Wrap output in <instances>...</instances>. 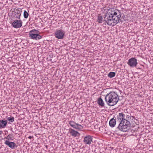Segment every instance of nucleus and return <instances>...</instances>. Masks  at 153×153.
Wrapping results in <instances>:
<instances>
[{
	"mask_svg": "<svg viewBox=\"0 0 153 153\" xmlns=\"http://www.w3.org/2000/svg\"><path fill=\"white\" fill-rule=\"evenodd\" d=\"M22 22L21 20H16L14 21L13 22L12 25L15 28H18L22 27Z\"/></svg>",
	"mask_w": 153,
	"mask_h": 153,
	"instance_id": "nucleus-6",
	"label": "nucleus"
},
{
	"mask_svg": "<svg viewBox=\"0 0 153 153\" xmlns=\"http://www.w3.org/2000/svg\"><path fill=\"white\" fill-rule=\"evenodd\" d=\"M46 80L45 79H43L42 80V81H43V82H45V83L46 82L45 81Z\"/></svg>",
	"mask_w": 153,
	"mask_h": 153,
	"instance_id": "nucleus-26",
	"label": "nucleus"
},
{
	"mask_svg": "<svg viewBox=\"0 0 153 153\" xmlns=\"http://www.w3.org/2000/svg\"><path fill=\"white\" fill-rule=\"evenodd\" d=\"M122 78H120V81L121 82L124 83L125 82H126L127 80V79L125 77H121Z\"/></svg>",
	"mask_w": 153,
	"mask_h": 153,
	"instance_id": "nucleus-21",
	"label": "nucleus"
},
{
	"mask_svg": "<svg viewBox=\"0 0 153 153\" xmlns=\"http://www.w3.org/2000/svg\"><path fill=\"white\" fill-rule=\"evenodd\" d=\"M115 75V73L114 72H110L108 74V76H114Z\"/></svg>",
	"mask_w": 153,
	"mask_h": 153,
	"instance_id": "nucleus-18",
	"label": "nucleus"
},
{
	"mask_svg": "<svg viewBox=\"0 0 153 153\" xmlns=\"http://www.w3.org/2000/svg\"><path fill=\"white\" fill-rule=\"evenodd\" d=\"M105 100L109 106H113L117 104L119 100V96L116 93L111 92L106 95Z\"/></svg>",
	"mask_w": 153,
	"mask_h": 153,
	"instance_id": "nucleus-3",
	"label": "nucleus"
},
{
	"mask_svg": "<svg viewBox=\"0 0 153 153\" xmlns=\"http://www.w3.org/2000/svg\"><path fill=\"white\" fill-rule=\"evenodd\" d=\"M110 78H112L113 77H110Z\"/></svg>",
	"mask_w": 153,
	"mask_h": 153,
	"instance_id": "nucleus-29",
	"label": "nucleus"
},
{
	"mask_svg": "<svg viewBox=\"0 0 153 153\" xmlns=\"http://www.w3.org/2000/svg\"><path fill=\"white\" fill-rule=\"evenodd\" d=\"M97 102L100 106L101 107H104L105 105L101 97H100L98 99Z\"/></svg>",
	"mask_w": 153,
	"mask_h": 153,
	"instance_id": "nucleus-12",
	"label": "nucleus"
},
{
	"mask_svg": "<svg viewBox=\"0 0 153 153\" xmlns=\"http://www.w3.org/2000/svg\"><path fill=\"white\" fill-rule=\"evenodd\" d=\"M4 144L7 146L11 149H14L17 147L16 144L13 142H10L8 140H6L4 142Z\"/></svg>",
	"mask_w": 153,
	"mask_h": 153,
	"instance_id": "nucleus-8",
	"label": "nucleus"
},
{
	"mask_svg": "<svg viewBox=\"0 0 153 153\" xmlns=\"http://www.w3.org/2000/svg\"><path fill=\"white\" fill-rule=\"evenodd\" d=\"M77 125H78V124L76 123V124H75V125H74L75 126H74V127L73 128H75L77 129H78V126Z\"/></svg>",
	"mask_w": 153,
	"mask_h": 153,
	"instance_id": "nucleus-24",
	"label": "nucleus"
},
{
	"mask_svg": "<svg viewBox=\"0 0 153 153\" xmlns=\"http://www.w3.org/2000/svg\"><path fill=\"white\" fill-rule=\"evenodd\" d=\"M114 10L111 8L109 9L105 14L103 20L101 15H99L97 17L98 22L102 23V21H105L107 25L110 26H113L119 22L122 13L118 10Z\"/></svg>",
	"mask_w": 153,
	"mask_h": 153,
	"instance_id": "nucleus-1",
	"label": "nucleus"
},
{
	"mask_svg": "<svg viewBox=\"0 0 153 153\" xmlns=\"http://www.w3.org/2000/svg\"><path fill=\"white\" fill-rule=\"evenodd\" d=\"M28 13L25 10L24 12V16L25 18H27L28 16Z\"/></svg>",
	"mask_w": 153,
	"mask_h": 153,
	"instance_id": "nucleus-20",
	"label": "nucleus"
},
{
	"mask_svg": "<svg viewBox=\"0 0 153 153\" xmlns=\"http://www.w3.org/2000/svg\"><path fill=\"white\" fill-rule=\"evenodd\" d=\"M78 126V129L79 130H82L83 129V126H82V125L79 124L78 125H77Z\"/></svg>",
	"mask_w": 153,
	"mask_h": 153,
	"instance_id": "nucleus-22",
	"label": "nucleus"
},
{
	"mask_svg": "<svg viewBox=\"0 0 153 153\" xmlns=\"http://www.w3.org/2000/svg\"><path fill=\"white\" fill-rule=\"evenodd\" d=\"M69 132L70 133L73 137H78L80 135L78 131H75L73 129H70Z\"/></svg>",
	"mask_w": 153,
	"mask_h": 153,
	"instance_id": "nucleus-11",
	"label": "nucleus"
},
{
	"mask_svg": "<svg viewBox=\"0 0 153 153\" xmlns=\"http://www.w3.org/2000/svg\"><path fill=\"white\" fill-rule=\"evenodd\" d=\"M132 117H133V118H134V116H132Z\"/></svg>",
	"mask_w": 153,
	"mask_h": 153,
	"instance_id": "nucleus-28",
	"label": "nucleus"
},
{
	"mask_svg": "<svg viewBox=\"0 0 153 153\" xmlns=\"http://www.w3.org/2000/svg\"><path fill=\"white\" fill-rule=\"evenodd\" d=\"M76 123L74 122V121H71L69 122V124L70 125L73 127V128L74 126V125L76 124Z\"/></svg>",
	"mask_w": 153,
	"mask_h": 153,
	"instance_id": "nucleus-19",
	"label": "nucleus"
},
{
	"mask_svg": "<svg viewBox=\"0 0 153 153\" xmlns=\"http://www.w3.org/2000/svg\"><path fill=\"white\" fill-rule=\"evenodd\" d=\"M117 119L120 123L117 127V128L119 130L126 132L130 129V123L129 121L126 120L125 115L123 113H119L117 116Z\"/></svg>",
	"mask_w": 153,
	"mask_h": 153,
	"instance_id": "nucleus-2",
	"label": "nucleus"
},
{
	"mask_svg": "<svg viewBox=\"0 0 153 153\" xmlns=\"http://www.w3.org/2000/svg\"><path fill=\"white\" fill-rule=\"evenodd\" d=\"M14 13L15 14L14 16V18L20 19L21 15V12L19 10H17Z\"/></svg>",
	"mask_w": 153,
	"mask_h": 153,
	"instance_id": "nucleus-14",
	"label": "nucleus"
},
{
	"mask_svg": "<svg viewBox=\"0 0 153 153\" xmlns=\"http://www.w3.org/2000/svg\"><path fill=\"white\" fill-rule=\"evenodd\" d=\"M116 124V120L114 118H111L109 122V126L111 127H114Z\"/></svg>",
	"mask_w": 153,
	"mask_h": 153,
	"instance_id": "nucleus-13",
	"label": "nucleus"
},
{
	"mask_svg": "<svg viewBox=\"0 0 153 153\" xmlns=\"http://www.w3.org/2000/svg\"><path fill=\"white\" fill-rule=\"evenodd\" d=\"M7 124V120H0V128L2 129L5 128Z\"/></svg>",
	"mask_w": 153,
	"mask_h": 153,
	"instance_id": "nucleus-10",
	"label": "nucleus"
},
{
	"mask_svg": "<svg viewBox=\"0 0 153 153\" xmlns=\"http://www.w3.org/2000/svg\"><path fill=\"white\" fill-rule=\"evenodd\" d=\"M138 68V69H139V68Z\"/></svg>",
	"mask_w": 153,
	"mask_h": 153,
	"instance_id": "nucleus-30",
	"label": "nucleus"
},
{
	"mask_svg": "<svg viewBox=\"0 0 153 153\" xmlns=\"http://www.w3.org/2000/svg\"><path fill=\"white\" fill-rule=\"evenodd\" d=\"M92 137L89 135L85 137L84 138L83 142L85 144L90 145L92 140Z\"/></svg>",
	"mask_w": 153,
	"mask_h": 153,
	"instance_id": "nucleus-7",
	"label": "nucleus"
},
{
	"mask_svg": "<svg viewBox=\"0 0 153 153\" xmlns=\"http://www.w3.org/2000/svg\"><path fill=\"white\" fill-rule=\"evenodd\" d=\"M126 119V120H127L128 121H129L131 119V117H129L128 115L125 116Z\"/></svg>",
	"mask_w": 153,
	"mask_h": 153,
	"instance_id": "nucleus-23",
	"label": "nucleus"
},
{
	"mask_svg": "<svg viewBox=\"0 0 153 153\" xmlns=\"http://www.w3.org/2000/svg\"><path fill=\"white\" fill-rule=\"evenodd\" d=\"M4 138L7 139V140L9 141L13 140L14 139V136L12 134H9L6 137H5Z\"/></svg>",
	"mask_w": 153,
	"mask_h": 153,
	"instance_id": "nucleus-15",
	"label": "nucleus"
},
{
	"mask_svg": "<svg viewBox=\"0 0 153 153\" xmlns=\"http://www.w3.org/2000/svg\"><path fill=\"white\" fill-rule=\"evenodd\" d=\"M33 136H29L28 137V138L31 139L32 138H33Z\"/></svg>",
	"mask_w": 153,
	"mask_h": 153,
	"instance_id": "nucleus-25",
	"label": "nucleus"
},
{
	"mask_svg": "<svg viewBox=\"0 0 153 153\" xmlns=\"http://www.w3.org/2000/svg\"><path fill=\"white\" fill-rule=\"evenodd\" d=\"M39 31L38 30L33 29L29 32V34H39Z\"/></svg>",
	"mask_w": 153,
	"mask_h": 153,
	"instance_id": "nucleus-16",
	"label": "nucleus"
},
{
	"mask_svg": "<svg viewBox=\"0 0 153 153\" xmlns=\"http://www.w3.org/2000/svg\"><path fill=\"white\" fill-rule=\"evenodd\" d=\"M65 35V32L61 29H57L54 33L55 37L59 39H63Z\"/></svg>",
	"mask_w": 153,
	"mask_h": 153,
	"instance_id": "nucleus-4",
	"label": "nucleus"
},
{
	"mask_svg": "<svg viewBox=\"0 0 153 153\" xmlns=\"http://www.w3.org/2000/svg\"><path fill=\"white\" fill-rule=\"evenodd\" d=\"M29 37L32 39H35L36 40H39L41 39L42 36L40 35L39 34H29Z\"/></svg>",
	"mask_w": 153,
	"mask_h": 153,
	"instance_id": "nucleus-9",
	"label": "nucleus"
},
{
	"mask_svg": "<svg viewBox=\"0 0 153 153\" xmlns=\"http://www.w3.org/2000/svg\"><path fill=\"white\" fill-rule=\"evenodd\" d=\"M127 64L131 67H136L137 64V59L134 58H131L128 60Z\"/></svg>",
	"mask_w": 153,
	"mask_h": 153,
	"instance_id": "nucleus-5",
	"label": "nucleus"
},
{
	"mask_svg": "<svg viewBox=\"0 0 153 153\" xmlns=\"http://www.w3.org/2000/svg\"><path fill=\"white\" fill-rule=\"evenodd\" d=\"M45 78H47V79H48V77H45Z\"/></svg>",
	"mask_w": 153,
	"mask_h": 153,
	"instance_id": "nucleus-27",
	"label": "nucleus"
},
{
	"mask_svg": "<svg viewBox=\"0 0 153 153\" xmlns=\"http://www.w3.org/2000/svg\"><path fill=\"white\" fill-rule=\"evenodd\" d=\"M141 66L142 67V66H143V65H141Z\"/></svg>",
	"mask_w": 153,
	"mask_h": 153,
	"instance_id": "nucleus-31",
	"label": "nucleus"
},
{
	"mask_svg": "<svg viewBox=\"0 0 153 153\" xmlns=\"http://www.w3.org/2000/svg\"><path fill=\"white\" fill-rule=\"evenodd\" d=\"M7 120L9 122V123H12L14 121V118L12 116H10L9 117H7Z\"/></svg>",
	"mask_w": 153,
	"mask_h": 153,
	"instance_id": "nucleus-17",
	"label": "nucleus"
}]
</instances>
